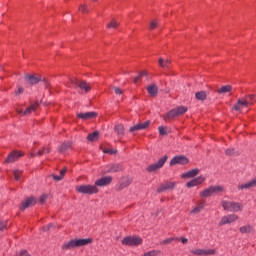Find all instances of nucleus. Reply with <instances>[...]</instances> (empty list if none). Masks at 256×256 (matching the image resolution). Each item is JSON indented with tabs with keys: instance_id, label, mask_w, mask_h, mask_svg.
I'll list each match as a JSON object with an SVG mask.
<instances>
[{
	"instance_id": "f257e3e1",
	"label": "nucleus",
	"mask_w": 256,
	"mask_h": 256,
	"mask_svg": "<svg viewBox=\"0 0 256 256\" xmlns=\"http://www.w3.org/2000/svg\"><path fill=\"white\" fill-rule=\"evenodd\" d=\"M90 243H93V240L91 238L73 239V240H70L69 242L65 243L62 246V249L64 251H69V250L75 249L77 247H85V245H89Z\"/></svg>"
},
{
	"instance_id": "f03ea898",
	"label": "nucleus",
	"mask_w": 256,
	"mask_h": 256,
	"mask_svg": "<svg viewBox=\"0 0 256 256\" xmlns=\"http://www.w3.org/2000/svg\"><path fill=\"white\" fill-rule=\"evenodd\" d=\"M187 113V108L184 106H179L177 108H173L168 113L163 116L164 121H172V119H176V117H181Z\"/></svg>"
},
{
	"instance_id": "7ed1b4c3",
	"label": "nucleus",
	"mask_w": 256,
	"mask_h": 256,
	"mask_svg": "<svg viewBox=\"0 0 256 256\" xmlns=\"http://www.w3.org/2000/svg\"><path fill=\"white\" fill-rule=\"evenodd\" d=\"M221 205L224 211H230V213H237L238 211H241L243 209V206H241L240 203L233 201L223 200L221 202Z\"/></svg>"
},
{
	"instance_id": "20e7f679",
	"label": "nucleus",
	"mask_w": 256,
	"mask_h": 256,
	"mask_svg": "<svg viewBox=\"0 0 256 256\" xmlns=\"http://www.w3.org/2000/svg\"><path fill=\"white\" fill-rule=\"evenodd\" d=\"M76 191H78V193H82L84 195H93L95 193H99V189L97 188V186H93V185L77 186Z\"/></svg>"
},
{
	"instance_id": "39448f33",
	"label": "nucleus",
	"mask_w": 256,
	"mask_h": 256,
	"mask_svg": "<svg viewBox=\"0 0 256 256\" xmlns=\"http://www.w3.org/2000/svg\"><path fill=\"white\" fill-rule=\"evenodd\" d=\"M142 243L143 239L139 236H127L122 240V245H128L130 247L141 245Z\"/></svg>"
},
{
	"instance_id": "423d86ee",
	"label": "nucleus",
	"mask_w": 256,
	"mask_h": 256,
	"mask_svg": "<svg viewBox=\"0 0 256 256\" xmlns=\"http://www.w3.org/2000/svg\"><path fill=\"white\" fill-rule=\"evenodd\" d=\"M253 105L252 101H249L247 98L242 97L237 100V103L234 105V111H243V109H247V107H251Z\"/></svg>"
},
{
	"instance_id": "0eeeda50",
	"label": "nucleus",
	"mask_w": 256,
	"mask_h": 256,
	"mask_svg": "<svg viewBox=\"0 0 256 256\" xmlns=\"http://www.w3.org/2000/svg\"><path fill=\"white\" fill-rule=\"evenodd\" d=\"M167 159H169V157L167 155H165L162 158H160L158 160V162L149 165L147 167L148 173H153L155 171H159V169H161L163 167V165H165V163H167Z\"/></svg>"
},
{
	"instance_id": "6e6552de",
	"label": "nucleus",
	"mask_w": 256,
	"mask_h": 256,
	"mask_svg": "<svg viewBox=\"0 0 256 256\" xmlns=\"http://www.w3.org/2000/svg\"><path fill=\"white\" fill-rule=\"evenodd\" d=\"M70 83H72V85H75L76 87L81 89V91H85V93H89L91 91V84L83 80L71 79Z\"/></svg>"
},
{
	"instance_id": "1a4fd4ad",
	"label": "nucleus",
	"mask_w": 256,
	"mask_h": 256,
	"mask_svg": "<svg viewBox=\"0 0 256 256\" xmlns=\"http://www.w3.org/2000/svg\"><path fill=\"white\" fill-rule=\"evenodd\" d=\"M97 112H79L76 114L77 119H81V121H91V119H95L97 117Z\"/></svg>"
},
{
	"instance_id": "9d476101",
	"label": "nucleus",
	"mask_w": 256,
	"mask_h": 256,
	"mask_svg": "<svg viewBox=\"0 0 256 256\" xmlns=\"http://www.w3.org/2000/svg\"><path fill=\"white\" fill-rule=\"evenodd\" d=\"M239 219V216L235 214H229L227 216H223L219 222V227H223V225H230V223H235Z\"/></svg>"
},
{
	"instance_id": "9b49d317",
	"label": "nucleus",
	"mask_w": 256,
	"mask_h": 256,
	"mask_svg": "<svg viewBox=\"0 0 256 256\" xmlns=\"http://www.w3.org/2000/svg\"><path fill=\"white\" fill-rule=\"evenodd\" d=\"M24 80L28 85H37L41 81V76L35 74H25Z\"/></svg>"
},
{
	"instance_id": "f8f14e48",
	"label": "nucleus",
	"mask_w": 256,
	"mask_h": 256,
	"mask_svg": "<svg viewBox=\"0 0 256 256\" xmlns=\"http://www.w3.org/2000/svg\"><path fill=\"white\" fill-rule=\"evenodd\" d=\"M187 163H189V158L183 155L176 156L170 161L171 167H173L174 165H187Z\"/></svg>"
},
{
	"instance_id": "ddd939ff",
	"label": "nucleus",
	"mask_w": 256,
	"mask_h": 256,
	"mask_svg": "<svg viewBox=\"0 0 256 256\" xmlns=\"http://www.w3.org/2000/svg\"><path fill=\"white\" fill-rule=\"evenodd\" d=\"M25 153L21 151H12L5 160V163H15L20 157H23Z\"/></svg>"
},
{
	"instance_id": "4468645a",
	"label": "nucleus",
	"mask_w": 256,
	"mask_h": 256,
	"mask_svg": "<svg viewBox=\"0 0 256 256\" xmlns=\"http://www.w3.org/2000/svg\"><path fill=\"white\" fill-rule=\"evenodd\" d=\"M112 181L113 177L111 176L102 177L95 182V187H107V185H111Z\"/></svg>"
},
{
	"instance_id": "2eb2a0df",
	"label": "nucleus",
	"mask_w": 256,
	"mask_h": 256,
	"mask_svg": "<svg viewBox=\"0 0 256 256\" xmlns=\"http://www.w3.org/2000/svg\"><path fill=\"white\" fill-rule=\"evenodd\" d=\"M193 255H217L216 249H195L192 250Z\"/></svg>"
},
{
	"instance_id": "dca6fc26",
	"label": "nucleus",
	"mask_w": 256,
	"mask_h": 256,
	"mask_svg": "<svg viewBox=\"0 0 256 256\" xmlns=\"http://www.w3.org/2000/svg\"><path fill=\"white\" fill-rule=\"evenodd\" d=\"M37 203V200L33 197L27 198L24 202H22L20 206L21 211H25V209H29V207H33Z\"/></svg>"
},
{
	"instance_id": "f3484780",
	"label": "nucleus",
	"mask_w": 256,
	"mask_h": 256,
	"mask_svg": "<svg viewBox=\"0 0 256 256\" xmlns=\"http://www.w3.org/2000/svg\"><path fill=\"white\" fill-rule=\"evenodd\" d=\"M205 183V177L204 176H198L197 178L191 180L186 184V187H197V185H203Z\"/></svg>"
},
{
	"instance_id": "a211bd4d",
	"label": "nucleus",
	"mask_w": 256,
	"mask_h": 256,
	"mask_svg": "<svg viewBox=\"0 0 256 256\" xmlns=\"http://www.w3.org/2000/svg\"><path fill=\"white\" fill-rule=\"evenodd\" d=\"M253 187H256V178L250 180L249 182L238 185L239 191L253 189Z\"/></svg>"
},
{
	"instance_id": "6ab92c4d",
	"label": "nucleus",
	"mask_w": 256,
	"mask_h": 256,
	"mask_svg": "<svg viewBox=\"0 0 256 256\" xmlns=\"http://www.w3.org/2000/svg\"><path fill=\"white\" fill-rule=\"evenodd\" d=\"M175 189V183L174 182H168L166 184H162L158 189V193H163V191H173Z\"/></svg>"
},
{
	"instance_id": "aec40b11",
	"label": "nucleus",
	"mask_w": 256,
	"mask_h": 256,
	"mask_svg": "<svg viewBox=\"0 0 256 256\" xmlns=\"http://www.w3.org/2000/svg\"><path fill=\"white\" fill-rule=\"evenodd\" d=\"M200 170L198 168H195L193 170H190L184 174H182V179H193V177H197L199 175Z\"/></svg>"
},
{
	"instance_id": "412c9836",
	"label": "nucleus",
	"mask_w": 256,
	"mask_h": 256,
	"mask_svg": "<svg viewBox=\"0 0 256 256\" xmlns=\"http://www.w3.org/2000/svg\"><path fill=\"white\" fill-rule=\"evenodd\" d=\"M39 107V102H35L31 104L26 110L23 112L24 116H29L31 113H35L37 111V108Z\"/></svg>"
},
{
	"instance_id": "4be33fe9",
	"label": "nucleus",
	"mask_w": 256,
	"mask_h": 256,
	"mask_svg": "<svg viewBox=\"0 0 256 256\" xmlns=\"http://www.w3.org/2000/svg\"><path fill=\"white\" fill-rule=\"evenodd\" d=\"M147 92H148V95H150V97H157L159 93V88L157 87V85L152 84L147 87Z\"/></svg>"
},
{
	"instance_id": "5701e85b",
	"label": "nucleus",
	"mask_w": 256,
	"mask_h": 256,
	"mask_svg": "<svg viewBox=\"0 0 256 256\" xmlns=\"http://www.w3.org/2000/svg\"><path fill=\"white\" fill-rule=\"evenodd\" d=\"M159 63V67H161L162 69H171V60H165L163 58H159L158 60Z\"/></svg>"
},
{
	"instance_id": "b1692460",
	"label": "nucleus",
	"mask_w": 256,
	"mask_h": 256,
	"mask_svg": "<svg viewBox=\"0 0 256 256\" xmlns=\"http://www.w3.org/2000/svg\"><path fill=\"white\" fill-rule=\"evenodd\" d=\"M45 153H51V148L49 147H43L41 150H39L36 154L31 153V157H41V155H45Z\"/></svg>"
},
{
	"instance_id": "393cba45",
	"label": "nucleus",
	"mask_w": 256,
	"mask_h": 256,
	"mask_svg": "<svg viewBox=\"0 0 256 256\" xmlns=\"http://www.w3.org/2000/svg\"><path fill=\"white\" fill-rule=\"evenodd\" d=\"M230 91H233V86L225 85V86H222L221 88H219L217 90V93H219V95H225V93H230Z\"/></svg>"
},
{
	"instance_id": "a878e982",
	"label": "nucleus",
	"mask_w": 256,
	"mask_h": 256,
	"mask_svg": "<svg viewBox=\"0 0 256 256\" xmlns=\"http://www.w3.org/2000/svg\"><path fill=\"white\" fill-rule=\"evenodd\" d=\"M204 207L205 205L203 204V202H200L190 211V213L192 215H197V213H201V211H203Z\"/></svg>"
},
{
	"instance_id": "bb28decb",
	"label": "nucleus",
	"mask_w": 256,
	"mask_h": 256,
	"mask_svg": "<svg viewBox=\"0 0 256 256\" xmlns=\"http://www.w3.org/2000/svg\"><path fill=\"white\" fill-rule=\"evenodd\" d=\"M195 98L197 99V101H206L207 100V92L206 91L196 92Z\"/></svg>"
},
{
	"instance_id": "cd10ccee",
	"label": "nucleus",
	"mask_w": 256,
	"mask_h": 256,
	"mask_svg": "<svg viewBox=\"0 0 256 256\" xmlns=\"http://www.w3.org/2000/svg\"><path fill=\"white\" fill-rule=\"evenodd\" d=\"M73 146V142H64L60 148L59 151L60 153H65V151H69V149H71V147Z\"/></svg>"
},
{
	"instance_id": "c85d7f7f",
	"label": "nucleus",
	"mask_w": 256,
	"mask_h": 256,
	"mask_svg": "<svg viewBox=\"0 0 256 256\" xmlns=\"http://www.w3.org/2000/svg\"><path fill=\"white\" fill-rule=\"evenodd\" d=\"M123 167L119 164H112L109 166L108 173H119V171H122Z\"/></svg>"
},
{
	"instance_id": "c756f323",
	"label": "nucleus",
	"mask_w": 256,
	"mask_h": 256,
	"mask_svg": "<svg viewBox=\"0 0 256 256\" xmlns=\"http://www.w3.org/2000/svg\"><path fill=\"white\" fill-rule=\"evenodd\" d=\"M210 189L212 190V195H217L219 193H223V191H225V187L223 186H210Z\"/></svg>"
},
{
	"instance_id": "7c9ffc66",
	"label": "nucleus",
	"mask_w": 256,
	"mask_h": 256,
	"mask_svg": "<svg viewBox=\"0 0 256 256\" xmlns=\"http://www.w3.org/2000/svg\"><path fill=\"white\" fill-rule=\"evenodd\" d=\"M212 195L213 192L211 190V187H208L200 192V197H202L203 199H207V197H212Z\"/></svg>"
},
{
	"instance_id": "2f4dec72",
	"label": "nucleus",
	"mask_w": 256,
	"mask_h": 256,
	"mask_svg": "<svg viewBox=\"0 0 256 256\" xmlns=\"http://www.w3.org/2000/svg\"><path fill=\"white\" fill-rule=\"evenodd\" d=\"M149 125H151V121H146L144 123H138L136 125H134L133 127H131L130 129H147V127H149Z\"/></svg>"
},
{
	"instance_id": "473e14b6",
	"label": "nucleus",
	"mask_w": 256,
	"mask_h": 256,
	"mask_svg": "<svg viewBox=\"0 0 256 256\" xmlns=\"http://www.w3.org/2000/svg\"><path fill=\"white\" fill-rule=\"evenodd\" d=\"M65 173H67V168H64L63 170H61L59 176L52 174L53 180L54 181H63V177H65Z\"/></svg>"
},
{
	"instance_id": "72a5a7b5",
	"label": "nucleus",
	"mask_w": 256,
	"mask_h": 256,
	"mask_svg": "<svg viewBox=\"0 0 256 256\" xmlns=\"http://www.w3.org/2000/svg\"><path fill=\"white\" fill-rule=\"evenodd\" d=\"M107 29H117L119 27V21L117 19L113 18L107 25Z\"/></svg>"
},
{
	"instance_id": "f704fd0d",
	"label": "nucleus",
	"mask_w": 256,
	"mask_h": 256,
	"mask_svg": "<svg viewBox=\"0 0 256 256\" xmlns=\"http://www.w3.org/2000/svg\"><path fill=\"white\" fill-rule=\"evenodd\" d=\"M88 141H98L99 140V131H94L93 133L88 134Z\"/></svg>"
},
{
	"instance_id": "c9c22d12",
	"label": "nucleus",
	"mask_w": 256,
	"mask_h": 256,
	"mask_svg": "<svg viewBox=\"0 0 256 256\" xmlns=\"http://www.w3.org/2000/svg\"><path fill=\"white\" fill-rule=\"evenodd\" d=\"M240 233H253V227L249 226V225H245V226H242L240 227L239 229Z\"/></svg>"
},
{
	"instance_id": "e433bc0d",
	"label": "nucleus",
	"mask_w": 256,
	"mask_h": 256,
	"mask_svg": "<svg viewBox=\"0 0 256 256\" xmlns=\"http://www.w3.org/2000/svg\"><path fill=\"white\" fill-rule=\"evenodd\" d=\"M225 154L228 155L229 157H231L233 155H239V152H237V150H235V148H228V149H226Z\"/></svg>"
},
{
	"instance_id": "4c0bfd02",
	"label": "nucleus",
	"mask_w": 256,
	"mask_h": 256,
	"mask_svg": "<svg viewBox=\"0 0 256 256\" xmlns=\"http://www.w3.org/2000/svg\"><path fill=\"white\" fill-rule=\"evenodd\" d=\"M141 77H147V71L140 72V74L134 78L135 85H137V83H139V81L141 80Z\"/></svg>"
},
{
	"instance_id": "58836bf2",
	"label": "nucleus",
	"mask_w": 256,
	"mask_h": 256,
	"mask_svg": "<svg viewBox=\"0 0 256 256\" xmlns=\"http://www.w3.org/2000/svg\"><path fill=\"white\" fill-rule=\"evenodd\" d=\"M103 153H106L108 155H117V149H113V148H104Z\"/></svg>"
},
{
	"instance_id": "ea45409f",
	"label": "nucleus",
	"mask_w": 256,
	"mask_h": 256,
	"mask_svg": "<svg viewBox=\"0 0 256 256\" xmlns=\"http://www.w3.org/2000/svg\"><path fill=\"white\" fill-rule=\"evenodd\" d=\"M78 11L81 13H89V8L87 7V4H81L78 8Z\"/></svg>"
},
{
	"instance_id": "a19ab883",
	"label": "nucleus",
	"mask_w": 256,
	"mask_h": 256,
	"mask_svg": "<svg viewBox=\"0 0 256 256\" xmlns=\"http://www.w3.org/2000/svg\"><path fill=\"white\" fill-rule=\"evenodd\" d=\"M13 175L16 181H19L21 175H23V171L21 170H14Z\"/></svg>"
},
{
	"instance_id": "79ce46f5",
	"label": "nucleus",
	"mask_w": 256,
	"mask_h": 256,
	"mask_svg": "<svg viewBox=\"0 0 256 256\" xmlns=\"http://www.w3.org/2000/svg\"><path fill=\"white\" fill-rule=\"evenodd\" d=\"M244 99H247L248 101H251L252 105H254V103L256 102V95L250 94V95L244 97Z\"/></svg>"
},
{
	"instance_id": "37998d69",
	"label": "nucleus",
	"mask_w": 256,
	"mask_h": 256,
	"mask_svg": "<svg viewBox=\"0 0 256 256\" xmlns=\"http://www.w3.org/2000/svg\"><path fill=\"white\" fill-rule=\"evenodd\" d=\"M25 93V88L19 86L18 89L15 91L16 97H19V95H23Z\"/></svg>"
},
{
	"instance_id": "c03bdc74",
	"label": "nucleus",
	"mask_w": 256,
	"mask_h": 256,
	"mask_svg": "<svg viewBox=\"0 0 256 256\" xmlns=\"http://www.w3.org/2000/svg\"><path fill=\"white\" fill-rule=\"evenodd\" d=\"M158 255H159V251L157 250H152L144 253V256H158Z\"/></svg>"
},
{
	"instance_id": "a18cd8bd",
	"label": "nucleus",
	"mask_w": 256,
	"mask_h": 256,
	"mask_svg": "<svg viewBox=\"0 0 256 256\" xmlns=\"http://www.w3.org/2000/svg\"><path fill=\"white\" fill-rule=\"evenodd\" d=\"M48 197L49 195L43 194L42 196H40L39 203H41V205L45 204V201H47Z\"/></svg>"
},
{
	"instance_id": "49530a36",
	"label": "nucleus",
	"mask_w": 256,
	"mask_h": 256,
	"mask_svg": "<svg viewBox=\"0 0 256 256\" xmlns=\"http://www.w3.org/2000/svg\"><path fill=\"white\" fill-rule=\"evenodd\" d=\"M169 133H171V131L167 129H159V135H161L162 137H165V135H169Z\"/></svg>"
},
{
	"instance_id": "de8ad7c7",
	"label": "nucleus",
	"mask_w": 256,
	"mask_h": 256,
	"mask_svg": "<svg viewBox=\"0 0 256 256\" xmlns=\"http://www.w3.org/2000/svg\"><path fill=\"white\" fill-rule=\"evenodd\" d=\"M172 241H175V238H168L166 240H163L161 242V245H169V243H172Z\"/></svg>"
},
{
	"instance_id": "09e8293b",
	"label": "nucleus",
	"mask_w": 256,
	"mask_h": 256,
	"mask_svg": "<svg viewBox=\"0 0 256 256\" xmlns=\"http://www.w3.org/2000/svg\"><path fill=\"white\" fill-rule=\"evenodd\" d=\"M113 89L116 95H123V90H121L119 87H114Z\"/></svg>"
},
{
	"instance_id": "8fccbe9b",
	"label": "nucleus",
	"mask_w": 256,
	"mask_h": 256,
	"mask_svg": "<svg viewBox=\"0 0 256 256\" xmlns=\"http://www.w3.org/2000/svg\"><path fill=\"white\" fill-rule=\"evenodd\" d=\"M157 25H159L156 20L150 22V29H157Z\"/></svg>"
},
{
	"instance_id": "3c124183",
	"label": "nucleus",
	"mask_w": 256,
	"mask_h": 256,
	"mask_svg": "<svg viewBox=\"0 0 256 256\" xmlns=\"http://www.w3.org/2000/svg\"><path fill=\"white\" fill-rule=\"evenodd\" d=\"M53 227H55V225L54 224H49V225H47V226H44V231H50L51 229H53Z\"/></svg>"
},
{
	"instance_id": "603ef678",
	"label": "nucleus",
	"mask_w": 256,
	"mask_h": 256,
	"mask_svg": "<svg viewBox=\"0 0 256 256\" xmlns=\"http://www.w3.org/2000/svg\"><path fill=\"white\" fill-rule=\"evenodd\" d=\"M7 225L5 224V222H0V231H3V229H6Z\"/></svg>"
},
{
	"instance_id": "864d4df0",
	"label": "nucleus",
	"mask_w": 256,
	"mask_h": 256,
	"mask_svg": "<svg viewBox=\"0 0 256 256\" xmlns=\"http://www.w3.org/2000/svg\"><path fill=\"white\" fill-rule=\"evenodd\" d=\"M20 256H31V254H29L26 250H22L20 252Z\"/></svg>"
},
{
	"instance_id": "5fc2aeb1",
	"label": "nucleus",
	"mask_w": 256,
	"mask_h": 256,
	"mask_svg": "<svg viewBox=\"0 0 256 256\" xmlns=\"http://www.w3.org/2000/svg\"><path fill=\"white\" fill-rule=\"evenodd\" d=\"M123 127H124L123 124H118L115 126V129H123Z\"/></svg>"
},
{
	"instance_id": "6e6d98bb",
	"label": "nucleus",
	"mask_w": 256,
	"mask_h": 256,
	"mask_svg": "<svg viewBox=\"0 0 256 256\" xmlns=\"http://www.w3.org/2000/svg\"><path fill=\"white\" fill-rule=\"evenodd\" d=\"M116 133L119 135H123V129H120V130H116Z\"/></svg>"
},
{
	"instance_id": "4d7b16f0",
	"label": "nucleus",
	"mask_w": 256,
	"mask_h": 256,
	"mask_svg": "<svg viewBox=\"0 0 256 256\" xmlns=\"http://www.w3.org/2000/svg\"><path fill=\"white\" fill-rule=\"evenodd\" d=\"M17 113H18L19 115H23V113H25V111H23V110H17Z\"/></svg>"
},
{
	"instance_id": "13d9d810",
	"label": "nucleus",
	"mask_w": 256,
	"mask_h": 256,
	"mask_svg": "<svg viewBox=\"0 0 256 256\" xmlns=\"http://www.w3.org/2000/svg\"><path fill=\"white\" fill-rule=\"evenodd\" d=\"M181 241H182L183 244H185V243H187L188 239L187 238H182Z\"/></svg>"
},
{
	"instance_id": "bf43d9fd",
	"label": "nucleus",
	"mask_w": 256,
	"mask_h": 256,
	"mask_svg": "<svg viewBox=\"0 0 256 256\" xmlns=\"http://www.w3.org/2000/svg\"><path fill=\"white\" fill-rule=\"evenodd\" d=\"M243 127H247V125H246V124H244V125H243Z\"/></svg>"
},
{
	"instance_id": "052dcab7",
	"label": "nucleus",
	"mask_w": 256,
	"mask_h": 256,
	"mask_svg": "<svg viewBox=\"0 0 256 256\" xmlns=\"http://www.w3.org/2000/svg\"><path fill=\"white\" fill-rule=\"evenodd\" d=\"M159 129H163V127L160 126Z\"/></svg>"
},
{
	"instance_id": "680f3d73",
	"label": "nucleus",
	"mask_w": 256,
	"mask_h": 256,
	"mask_svg": "<svg viewBox=\"0 0 256 256\" xmlns=\"http://www.w3.org/2000/svg\"><path fill=\"white\" fill-rule=\"evenodd\" d=\"M93 1H97V0H93Z\"/></svg>"
}]
</instances>
